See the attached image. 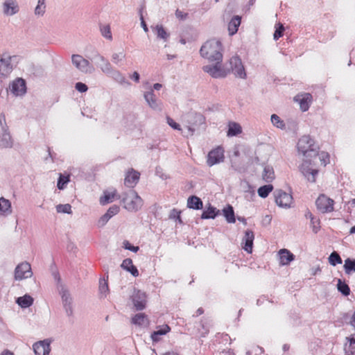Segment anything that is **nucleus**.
<instances>
[{
  "mask_svg": "<svg viewBox=\"0 0 355 355\" xmlns=\"http://www.w3.org/2000/svg\"><path fill=\"white\" fill-rule=\"evenodd\" d=\"M214 64H207L202 67L205 72L209 73L214 78H224L230 72H232L236 77L245 78L246 73L241 58L238 56H233L226 63L222 65V61H214Z\"/></svg>",
  "mask_w": 355,
  "mask_h": 355,
  "instance_id": "f257e3e1",
  "label": "nucleus"
},
{
  "mask_svg": "<svg viewBox=\"0 0 355 355\" xmlns=\"http://www.w3.org/2000/svg\"><path fill=\"white\" fill-rule=\"evenodd\" d=\"M200 53L202 57L209 62L222 61V44L219 40L212 39L207 41L200 48Z\"/></svg>",
  "mask_w": 355,
  "mask_h": 355,
  "instance_id": "f03ea898",
  "label": "nucleus"
},
{
  "mask_svg": "<svg viewBox=\"0 0 355 355\" xmlns=\"http://www.w3.org/2000/svg\"><path fill=\"white\" fill-rule=\"evenodd\" d=\"M297 150L306 158H316L318 145L309 135H303L297 142Z\"/></svg>",
  "mask_w": 355,
  "mask_h": 355,
  "instance_id": "7ed1b4c3",
  "label": "nucleus"
},
{
  "mask_svg": "<svg viewBox=\"0 0 355 355\" xmlns=\"http://www.w3.org/2000/svg\"><path fill=\"white\" fill-rule=\"evenodd\" d=\"M123 207L129 211H137L143 206V200L138 193L132 189L123 192L120 196Z\"/></svg>",
  "mask_w": 355,
  "mask_h": 355,
  "instance_id": "20e7f679",
  "label": "nucleus"
},
{
  "mask_svg": "<svg viewBox=\"0 0 355 355\" xmlns=\"http://www.w3.org/2000/svg\"><path fill=\"white\" fill-rule=\"evenodd\" d=\"M55 278L58 280V290L61 296L62 305L67 316H72L73 310V298L68 289L60 283V277L58 274L55 275Z\"/></svg>",
  "mask_w": 355,
  "mask_h": 355,
  "instance_id": "39448f33",
  "label": "nucleus"
},
{
  "mask_svg": "<svg viewBox=\"0 0 355 355\" xmlns=\"http://www.w3.org/2000/svg\"><path fill=\"white\" fill-rule=\"evenodd\" d=\"M72 64L75 67L83 73H92L95 71L94 67L82 55L73 54L71 56Z\"/></svg>",
  "mask_w": 355,
  "mask_h": 355,
  "instance_id": "423d86ee",
  "label": "nucleus"
},
{
  "mask_svg": "<svg viewBox=\"0 0 355 355\" xmlns=\"http://www.w3.org/2000/svg\"><path fill=\"white\" fill-rule=\"evenodd\" d=\"M312 159L304 157L302 164L300 166V170L308 181L315 182L318 171L311 168L312 166L315 165V162Z\"/></svg>",
  "mask_w": 355,
  "mask_h": 355,
  "instance_id": "0eeeda50",
  "label": "nucleus"
},
{
  "mask_svg": "<svg viewBox=\"0 0 355 355\" xmlns=\"http://www.w3.org/2000/svg\"><path fill=\"white\" fill-rule=\"evenodd\" d=\"M317 209L322 214L334 211V201L324 194L318 196L315 201Z\"/></svg>",
  "mask_w": 355,
  "mask_h": 355,
  "instance_id": "6e6552de",
  "label": "nucleus"
},
{
  "mask_svg": "<svg viewBox=\"0 0 355 355\" xmlns=\"http://www.w3.org/2000/svg\"><path fill=\"white\" fill-rule=\"evenodd\" d=\"M15 56H11L8 53H3L0 56V75L8 76L12 71L13 67L11 64L12 59Z\"/></svg>",
  "mask_w": 355,
  "mask_h": 355,
  "instance_id": "1a4fd4ad",
  "label": "nucleus"
},
{
  "mask_svg": "<svg viewBox=\"0 0 355 355\" xmlns=\"http://www.w3.org/2000/svg\"><path fill=\"white\" fill-rule=\"evenodd\" d=\"M33 275L31 266L29 263L25 261L19 263L15 270V278L16 280H22L31 277Z\"/></svg>",
  "mask_w": 355,
  "mask_h": 355,
  "instance_id": "9d476101",
  "label": "nucleus"
},
{
  "mask_svg": "<svg viewBox=\"0 0 355 355\" xmlns=\"http://www.w3.org/2000/svg\"><path fill=\"white\" fill-rule=\"evenodd\" d=\"M275 202L281 207L288 208L293 201V197L291 194L282 190H277L274 193Z\"/></svg>",
  "mask_w": 355,
  "mask_h": 355,
  "instance_id": "9b49d317",
  "label": "nucleus"
},
{
  "mask_svg": "<svg viewBox=\"0 0 355 355\" xmlns=\"http://www.w3.org/2000/svg\"><path fill=\"white\" fill-rule=\"evenodd\" d=\"M224 150L221 147H217L211 150L207 155V163L209 166L223 162Z\"/></svg>",
  "mask_w": 355,
  "mask_h": 355,
  "instance_id": "f8f14e48",
  "label": "nucleus"
},
{
  "mask_svg": "<svg viewBox=\"0 0 355 355\" xmlns=\"http://www.w3.org/2000/svg\"><path fill=\"white\" fill-rule=\"evenodd\" d=\"M132 301L135 309L141 311L146 307V295L143 291H135L132 295Z\"/></svg>",
  "mask_w": 355,
  "mask_h": 355,
  "instance_id": "ddd939ff",
  "label": "nucleus"
},
{
  "mask_svg": "<svg viewBox=\"0 0 355 355\" xmlns=\"http://www.w3.org/2000/svg\"><path fill=\"white\" fill-rule=\"evenodd\" d=\"M10 89L13 95L16 96L24 95L26 92L25 80L20 78L15 79L10 85Z\"/></svg>",
  "mask_w": 355,
  "mask_h": 355,
  "instance_id": "4468645a",
  "label": "nucleus"
},
{
  "mask_svg": "<svg viewBox=\"0 0 355 355\" xmlns=\"http://www.w3.org/2000/svg\"><path fill=\"white\" fill-rule=\"evenodd\" d=\"M93 60H96L97 66L104 73L107 74L112 72V67L110 62L105 57L98 53H96L94 55Z\"/></svg>",
  "mask_w": 355,
  "mask_h": 355,
  "instance_id": "2eb2a0df",
  "label": "nucleus"
},
{
  "mask_svg": "<svg viewBox=\"0 0 355 355\" xmlns=\"http://www.w3.org/2000/svg\"><path fill=\"white\" fill-rule=\"evenodd\" d=\"M144 96L145 101L150 108L155 110H161L162 103L156 98L153 89L146 92L144 94Z\"/></svg>",
  "mask_w": 355,
  "mask_h": 355,
  "instance_id": "dca6fc26",
  "label": "nucleus"
},
{
  "mask_svg": "<svg viewBox=\"0 0 355 355\" xmlns=\"http://www.w3.org/2000/svg\"><path fill=\"white\" fill-rule=\"evenodd\" d=\"M294 99L295 101L299 103L300 109L303 112H305L309 108L312 100V96L309 93H304L297 95Z\"/></svg>",
  "mask_w": 355,
  "mask_h": 355,
  "instance_id": "f3484780",
  "label": "nucleus"
},
{
  "mask_svg": "<svg viewBox=\"0 0 355 355\" xmlns=\"http://www.w3.org/2000/svg\"><path fill=\"white\" fill-rule=\"evenodd\" d=\"M33 347L35 355H48L51 351L50 343L47 340L35 343Z\"/></svg>",
  "mask_w": 355,
  "mask_h": 355,
  "instance_id": "a211bd4d",
  "label": "nucleus"
},
{
  "mask_svg": "<svg viewBox=\"0 0 355 355\" xmlns=\"http://www.w3.org/2000/svg\"><path fill=\"white\" fill-rule=\"evenodd\" d=\"M254 239V232L250 230H247L245 232V235L243 238L242 243L244 244L243 248L248 253H251L252 252Z\"/></svg>",
  "mask_w": 355,
  "mask_h": 355,
  "instance_id": "6ab92c4d",
  "label": "nucleus"
},
{
  "mask_svg": "<svg viewBox=\"0 0 355 355\" xmlns=\"http://www.w3.org/2000/svg\"><path fill=\"white\" fill-rule=\"evenodd\" d=\"M3 10L6 15L12 16L19 11L16 0H6L3 3Z\"/></svg>",
  "mask_w": 355,
  "mask_h": 355,
  "instance_id": "aec40b11",
  "label": "nucleus"
},
{
  "mask_svg": "<svg viewBox=\"0 0 355 355\" xmlns=\"http://www.w3.org/2000/svg\"><path fill=\"white\" fill-rule=\"evenodd\" d=\"M140 177V173L134 169L130 171L124 180V184L125 186L130 188H133L138 182Z\"/></svg>",
  "mask_w": 355,
  "mask_h": 355,
  "instance_id": "412c9836",
  "label": "nucleus"
},
{
  "mask_svg": "<svg viewBox=\"0 0 355 355\" xmlns=\"http://www.w3.org/2000/svg\"><path fill=\"white\" fill-rule=\"evenodd\" d=\"M170 331L171 327L168 324L157 326V330L151 334L150 338L153 343H157L161 340V336L166 335Z\"/></svg>",
  "mask_w": 355,
  "mask_h": 355,
  "instance_id": "4be33fe9",
  "label": "nucleus"
},
{
  "mask_svg": "<svg viewBox=\"0 0 355 355\" xmlns=\"http://www.w3.org/2000/svg\"><path fill=\"white\" fill-rule=\"evenodd\" d=\"M279 261L282 266L288 265L294 260L295 256L287 249H282L279 251Z\"/></svg>",
  "mask_w": 355,
  "mask_h": 355,
  "instance_id": "5701e85b",
  "label": "nucleus"
},
{
  "mask_svg": "<svg viewBox=\"0 0 355 355\" xmlns=\"http://www.w3.org/2000/svg\"><path fill=\"white\" fill-rule=\"evenodd\" d=\"M121 267L123 270L129 272L134 277H138L139 275L137 267L133 265L131 259L127 258L124 259L121 265Z\"/></svg>",
  "mask_w": 355,
  "mask_h": 355,
  "instance_id": "b1692460",
  "label": "nucleus"
},
{
  "mask_svg": "<svg viewBox=\"0 0 355 355\" xmlns=\"http://www.w3.org/2000/svg\"><path fill=\"white\" fill-rule=\"evenodd\" d=\"M12 214V207L10 200L0 198V216H8Z\"/></svg>",
  "mask_w": 355,
  "mask_h": 355,
  "instance_id": "393cba45",
  "label": "nucleus"
},
{
  "mask_svg": "<svg viewBox=\"0 0 355 355\" xmlns=\"http://www.w3.org/2000/svg\"><path fill=\"white\" fill-rule=\"evenodd\" d=\"M13 141L8 130L2 131L0 138V148H12Z\"/></svg>",
  "mask_w": 355,
  "mask_h": 355,
  "instance_id": "a878e982",
  "label": "nucleus"
},
{
  "mask_svg": "<svg viewBox=\"0 0 355 355\" xmlns=\"http://www.w3.org/2000/svg\"><path fill=\"white\" fill-rule=\"evenodd\" d=\"M107 75L111 76L116 82L120 85H130V82L126 80L125 77L119 71L114 70L113 68L112 69V72L107 73Z\"/></svg>",
  "mask_w": 355,
  "mask_h": 355,
  "instance_id": "bb28decb",
  "label": "nucleus"
},
{
  "mask_svg": "<svg viewBox=\"0 0 355 355\" xmlns=\"http://www.w3.org/2000/svg\"><path fill=\"white\" fill-rule=\"evenodd\" d=\"M131 322L132 324L139 327L146 326L149 323L147 315L144 313L135 315Z\"/></svg>",
  "mask_w": 355,
  "mask_h": 355,
  "instance_id": "cd10ccee",
  "label": "nucleus"
},
{
  "mask_svg": "<svg viewBox=\"0 0 355 355\" xmlns=\"http://www.w3.org/2000/svg\"><path fill=\"white\" fill-rule=\"evenodd\" d=\"M187 207L189 209L199 210L202 209V201L196 196H190L187 200Z\"/></svg>",
  "mask_w": 355,
  "mask_h": 355,
  "instance_id": "c85d7f7f",
  "label": "nucleus"
},
{
  "mask_svg": "<svg viewBox=\"0 0 355 355\" xmlns=\"http://www.w3.org/2000/svg\"><path fill=\"white\" fill-rule=\"evenodd\" d=\"M241 24V17L234 16L228 24V31L230 35H234L237 31L239 26Z\"/></svg>",
  "mask_w": 355,
  "mask_h": 355,
  "instance_id": "c756f323",
  "label": "nucleus"
},
{
  "mask_svg": "<svg viewBox=\"0 0 355 355\" xmlns=\"http://www.w3.org/2000/svg\"><path fill=\"white\" fill-rule=\"evenodd\" d=\"M262 179L266 182H270L275 179V173L271 166L266 165L262 173Z\"/></svg>",
  "mask_w": 355,
  "mask_h": 355,
  "instance_id": "7c9ffc66",
  "label": "nucleus"
},
{
  "mask_svg": "<svg viewBox=\"0 0 355 355\" xmlns=\"http://www.w3.org/2000/svg\"><path fill=\"white\" fill-rule=\"evenodd\" d=\"M16 302L21 308H28L33 304V298L28 295H25L22 297H18L16 300Z\"/></svg>",
  "mask_w": 355,
  "mask_h": 355,
  "instance_id": "2f4dec72",
  "label": "nucleus"
},
{
  "mask_svg": "<svg viewBox=\"0 0 355 355\" xmlns=\"http://www.w3.org/2000/svg\"><path fill=\"white\" fill-rule=\"evenodd\" d=\"M152 28L158 38L162 39L164 41L168 39L169 33L166 32L162 25H156L155 27H152Z\"/></svg>",
  "mask_w": 355,
  "mask_h": 355,
  "instance_id": "473e14b6",
  "label": "nucleus"
},
{
  "mask_svg": "<svg viewBox=\"0 0 355 355\" xmlns=\"http://www.w3.org/2000/svg\"><path fill=\"white\" fill-rule=\"evenodd\" d=\"M219 210H217L215 207L209 205V207L202 212L201 218L202 219H214L219 214Z\"/></svg>",
  "mask_w": 355,
  "mask_h": 355,
  "instance_id": "72a5a7b5",
  "label": "nucleus"
},
{
  "mask_svg": "<svg viewBox=\"0 0 355 355\" xmlns=\"http://www.w3.org/2000/svg\"><path fill=\"white\" fill-rule=\"evenodd\" d=\"M211 326V320L209 318H204L201 320V329H199V331L201 334V336L205 337L209 333V328Z\"/></svg>",
  "mask_w": 355,
  "mask_h": 355,
  "instance_id": "f704fd0d",
  "label": "nucleus"
},
{
  "mask_svg": "<svg viewBox=\"0 0 355 355\" xmlns=\"http://www.w3.org/2000/svg\"><path fill=\"white\" fill-rule=\"evenodd\" d=\"M223 215L226 218V220L229 223H234L236 221L234 209L231 205H228L227 207L224 208Z\"/></svg>",
  "mask_w": 355,
  "mask_h": 355,
  "instance_id": "c9c22d12",
  "label": "nucleus"
},
{
  "mask_svg": "<svg viewBox=\"0 0 355 355\" xmlns=\"http://www.w3.org/2000/svg\"><path fill=\"white\" fill-rule=\"evenodd\" d=\"M344 270L346 274L350 275L355 272V259L347 258L345 260Z\"/></svg>",
  "mask_w": 355,
  "mask_h": 355,
  "instance_id": "e433bc0d",
  "label": "nucleus"
},
{
  "mask_svg": "<svg viewBox=\"0 0 355 355\" xmlns=\"http://www.w3.org/2000/svg\"><path fill=\"white\" fill-rule=\"evenodd\" d=\"M346 340L349 342V344H345V351L347 355H354L355 354V338L347 337Z\"/></svg>",
  "mask_w": 355,
  "mask_h": 355,
  "instance_id": "4c0bfd02",
  "label": "nucleus"
},
{
  "mask_svg": "<svg viewBox=\"0 0 355 355\" xmlns=\"http://www.w3.org/2000/svg\"><path fill=\"white\" fill-rule=\"evenodd\" d=\"M241 132V125L235 122L230 123L229 128L227 131L228 136H236L239 133Z\"/></svg>",
  "mask_w": 355,
  "mask_h": 355,
  "instance_id": "58836bf2",
  "label": "nucleus"
},
{
  "mask_svg": "<svg viewBox=\"0 0 355 355\" xmlns=\"http://www.w3.org/2000/svg\"><path fill=\"white\" fill-rule=\"evenodd\" d=\"M116 191L114 192L104 191L103 196L100 198L99 202L101 205H105L113 201Z\"/></svg>",
  "mask_w": 355,
  "mask_h": 355,
  "instance_id": "ea45409f",
  "label": "nucleus"
},
{
  "mask_svg": "<svg viewBox=\"0 0 355 355\" xmlns=\"http://www.w3.org/2000/svg\"><path fill=\"white\" fill-rule=\"evenodd\" d=\"M272 189L273 187L272 184H266L260 187L258 189L257 193L261 198H265L269 195V193L272 191Z\"/></svg>",
  "mask_w": 355,
  "mask_h": 355,
  "instance_id": "a19ab883",
  "label": "nucleus"
},
{
  "mask_svg": "<svg viewBox=\"0 0 355 355\" xmlns=\"http://www.w3.org/2000/svg\"><path fill=\"white\" fill-rule=\"evenodd\" d=\"M337 288L343 295L348 296L350 293V288L349 286L341 279L338 280Z\"/></svg>",
  "mask_w": 355,
  "mask_h": 355,
  "instance_id": "79ce46f5",
  "label": "nucleus"
},
{
  "mask_svg": "<svg viewBox=\"0 0 355 355\" xmlns=\"http://www.w3.org/2000/svg\"><path fill=\"white\" fill-rule=\"evenodd\" d=\"M46 11L45 0H38L37 5L35 9V15L43 16Z\"/></svg>",
  "mask_w": 355,
  "mask_h": 355,
  "instance_id": "37998d69",
  "label": "nucleus"
},
{
  "mask_svg": "<svg viewBox=\"0 0 355 355\" xmlns=\"http://www.w3.org/2000/svg\"><path fill=\"white\" fill-rule=\"evenodd\" d=\"M329 262L331 266H335L337 264L342 263V259L339 254L334 251L329 255Z\"/></svg>",
  "mask_w": 355,
  "mask_h": 355,
  "instance_id": "c03bdc74",
  "label": "nucleus"
},
{
  "mask_svg": "<svg viewBox=\"0 0 355 355\" xmlns=\"http://www.w3.org/2000/svg\"><path fill=\"white\" fill-rule=\"evenodd\" d=\"M270 119L272 123L275 127L282 130L285 128V123L284 121H282L278 115L275 114H272Z\"/></svg>",
  "mask_w": 355,
  "mask_h": 355,
  "instance_id": "a18cd8bd",
  "label": "nucleus"
},
{
  "mask_svg": "<svg viewBox=\"0 0 355 355\" xmlns=\"http://www.w3.org/2000/svg\"><path fill=\"white\" fill-rule=\"evenodd\" d=\"M56 211L58 213L71 214V206L69 204H60L56 206Z\"/></svg>",
  "mask_w": 355,
  "mask_h": 355,
  "instance_id": "49530a36",
  "label": "nucleus"
},
{
  "mask_svg": "<svg viewBox=\"0 0 355 355\" xmlns=\"http://www.w3.org/2000/svg\"><path fill=\"white\" fill-rule=\"evenodd\" d=\"M99 291L101 295H104L106 296L107 293L109 291V287L108 284L107 282V280L105 279H100L99 281Z\"/></svg>",
  "mask_w": 355,
  "mask_h": 355,
  "instance_id": "de8ad7c7",
  "label": "nucleus"
},
{
  "mask_svg": "<svg viewBox=\"0 0 355 355\" xmlns=\"http://www.w3.org/2000/svg\"><path fill=\"white\" fill-rule=\"evenodd\" d=\"M100 29L101 33L104 37L110 40L112 39L110 27L109 25L101 26Z\"/></svg>",
  "mask_w": 355,
  "mask_h": 355,
  "instance_id": "09e8293b",
  "label": "nucleus"
},
{
  "mask_svg": "<svg viewBox=\"0 0 355 355\" xmlns=\"http://www.w3.org/2000/svg\"><path fill=\"white\" fill-rule=\"evenodd\" d=\"M318 157L319 159L321 162V164L326 166L329 162V155L326 152L319 153V150H318V155L316 157Z\"/></svg>",
  "mask_w": 355,
  "mask_h": 355,
  "instance_id": "8fccbe9b",
  "label": "nucleus"
},
{
  "mask_svg": "<svg viewBox=\"0 0 355 355\" xmlns=\"http://www.w3.org/2000/svg\"><path fill=\"white\" fill-rule=\"evenodd\" d=\"M311 227L312 228V231L317 234L320 229V220L318 218H311Z\"/></svg>",
  "mask_w": 355,
  "mask_h": 355,
  "instance_id": "3c124183",
  "label": "nucleus"
},
{
  "mask_svg": "<svg viewBox=\"0 0 355 355\" xmlns=\"http://www.w3.org/2000/svg\"><path fill=\"white\" fill-rule=\"evenodd\" d=\"M125 58V54L123 52H120L118 53H114L112 55V60L114 64H118L119 62L123 60Z\"/></svg>",
  "mask_w": 355,
  "mask_h": 355,
  "instance_id": "603ef678",
  "label": "nucleus"
},
{
  "mask_svg": "<svg viewBox=\"0 0 355 355\" xmlns=\"http://www.w3.org/2000/svg\"><path fill=\"white\" fill-rule=\"evenodd\" d=\"M68 182H69V178L68 177H65V176H64L62 175H60L59 178H58V183H57L58 188L59 189H63L64 185Z\"/></svg>",
  "mask_w": 355,
  "mask_h": 355,
  "instance_id": "864d4df0",
  "label": "nucleus"
},
{
  "mask_svg": "<svg viewBox=\"0 0 355 355\" xmlns=\"http://www.w3.org/2000/svg\"><path fill=\"white\" fill-rule=\"evenodd\" d=\"M284 27L282 24H279V27L276 28L273 37L275 40H278L283 35Z\"/></svg>",
  "mask_w": 355,
  "mask_h": 355,
  "instance_id": "5fc2aeb1",
  "label": "nucleus"
},
{
  "mask_svg": "<svg viewBox=\"0 0 355 355\" xmlns=\"http://www.w3.org/2000/svg\"><path fill=\"white\" fill-rule=\"evenodd\" d=\"M123 247L125 249V250H128L130 251H132L133 252H137L138 250H139V248L138 246H134V245H132L129 241H124L123 243Z\"/></svg>",
  "mask_w": 355,
  "mask_h": 355,
  "instance_id": "6e6d98bb",
  "label": "nucleus"
},
{
  "mask_svg": "<svg viewBox=\"0 0 355 355\" xmlns=\"http://www.w3.org/2000/svg\"><path fill=\"white\" fill-rule=\"evenodd\" d=\"M110 218L111 217L105 213L98 220V226L100 227H103L109 221Z\"/></svg>",
  "mask_w": 355,
  "mask_h": 355,
  "instance_id": "4d7b16f0",
  "label": "nucleus"
},
{
  "mask_svg": "<svg viewBox=\"0 0 355 355\" xmlns=\"http://www.w3.org/2000/svg\"><path fill=\"white\" fill-rule=\"evenodd\" d=\"M119 207L118 205H114L108 209L106 214L112 218V216H115L119 213Z\"/></svg>",
  "mask_w": 355,
  "mask_h": 355,
  "instance_id": "13d9d810",
  "label": "nucleus"
},
{
  "mask_svg": "<svg viewBox=\"0 0 355 355\" xmlns=\"http://www.w3.org/2000/svg\"><path fill=\"white\" fill-rule=\"evenodd\" d=\"M0 125L2 131L8 130V126L6 123V116L3 113L0 114Z\"/></svg>",
  "mask_w": 355,
  "mask_h": 355,
  "instance_id": "bf43d9fd",
  "label": "nucleus"
},
{
  "mask_svg": "<svg viewBox=\"0 0 355 355\" xmlns=\"http://www.w3.org/2000/svg\"><path fill=\"white\" fill-rule=\"evenodd\" d=\"M75 88L77 91L81 93L85 92L88 89V87L85 83L81 82L76 83L75 85Z\"/></svg>",
  "mask_w": 355,
  "mask_h": 355,
  "instance_id": "052dcab7",
  "label": "nucleus"
},
{
  "mask_svg": "<svg viewBox=\"0 0 355 355\" xmlns=\"http://www.w3.org/2000/svg\"><path fill=\"white\" fill-rule=\"evenodd\" d=\"M167 123L174 130H180V125L178 123L173 121L171 117H166Z\"/></svg>",
  "mask_w": 355,
  "mask_h": 355,
  "instance_id": "680f3d73",
  "label": "nucleus"
},
{
  "mask_svg": "<svg viewBox=\"0 0 355 355\" xmlns=\"http://www.w3.org/2000/svg\"><path fill=\"white\" fill-rule=\"evenodd\" d=\"M169 218L171 219L178 220L180 223H182V220H181V218H180V212L178 211V210L175 209H173L171 211L170 215H169Z\"/></svg>",
  "mask_w": 355,
  "mask_h": 355,
  "instance_id": "e2e57ef3",
  "label": "nucleus"
},
{
  "mask_svg": "<svg viewBox=\"0 0 355 355\" xmlns=\"http://www.w3.org/2000/svg\"><path fill=\"white\" fill-rule=\"evenodd\" d=\"M175 16L180 20H185L188 17V13L183 12L182 11L178 9L175 11Z\"/></svg>",
  "mask_w": 355,
  "mask_h": 355,
  "instance_id": "0e129e2a",
  "label": "nucleus"
},
{
  "mask_svg": "<svg viewBox=\"0 0 355 355\" xmlns=\"http://www.w3.org/2000/svg\"><path fill=\"white\" fill-rule=\"evenodd\" d=\"M140 20H141V25L144 29V31L147 33L148 31V26L144 19V17L141 14V12H140Z\"/></svg>",
  "mask_w": 355,
  "mask_h": 355,
  "instance_id": "69168bd1",
  "label": "nucleus"
},
{
  "mask_svg": "<svg viewBox=\"0 0 355 355\" xmlns=\"http://www.w3.org/2000/svg\"><path fill=\"white\" fill-rule=\"evenodd\" d=\"M130 78L132 79L135 83H139L140 79V76L138 72L135 71L131 76Z\"/></svg>",
  "mask_w": 355,
  "mask_h": 355,
  "instance_id": "338daca9",
  "label": "nucleus"
},
{
  "mask_svg": "<svg viewBox=\"0 0 355 355\" xmlns=\"http://www.w3.org/2000/svg\"><path fill=\"white\" fill-rule=\"evenodd\" d=\"M350 324L355 328V310L351 318V320L349 322Z\"/></svg>",
  "mask_w": 355,
  "mask_h": 355,
  "instance_id": "774afa93",
  "label": "nucleus"
}]
</instances>
